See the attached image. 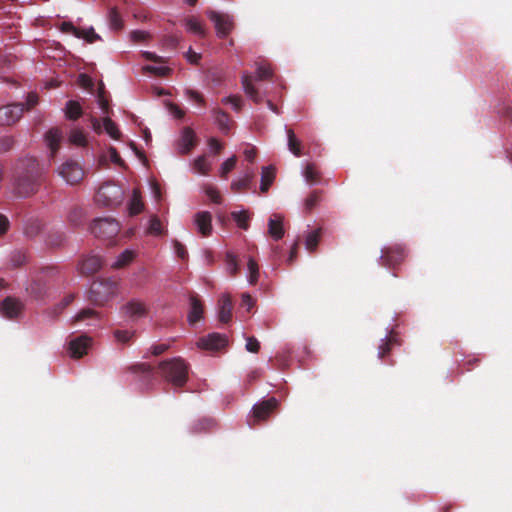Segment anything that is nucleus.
<instances>
[{
	"label": "nucleus",
	"instance_id": "obj_1",
	"mask_svg": "<svg viewBox=\"0 0 512 512\" xmlns=\"http://www.w3.org/2000/svg\"><path fill=\"white\" fill-rule=\"evenodd\" d=\"M45 168L34 157H24L15 163V191L20 197H30L36 194L45 182Z\"/></svg>",
	"mask_w": 512,
	"mask_h": 512
},
{
	"label": "nucleus",
	"instance_id": "obj_2",
	"mask_svg": "<svg viewBox=\"0 0 512 512\" xmlns=\"http://www.w3.org/2000/svg\"><path fill=\"white\" fill-rule=\"evenodd\" d=\"M188 364L180 357L161 361L158 365L160 375L175 387H182L188 380Z\"/></svg>",
	"mask_w": 512,
	"mask_h": 512
},
{
	"label": "nucleus",
	"instance_id": "obj_3",
	"mask_svg": "<svg viewBox=\"0 0 512 512\" xmlns=\"http://www.w3.org/2000/svg\"><path fill=\"white\" fill-rule=\"evenodd\" d=\"M118 290V284L112 279L94 281L89 290L88 298L95 305H104Z\"/></svg>",
	"mask_w": 512,
	"mask_h": 512
},
{
	"label": "nucleus",
	"instance_id": "obj_4",
	"mask_svg": "<svg viewBox=\"0 0 512 512\" xmlns=\"http://www.w3.org/2000/svg\"><path fill=\"white\" fill-rule=\"evenodd\" d=\"M123 197V189L112 182L103 183L95 195L96 201L107 207H116L120 205L123 201Z\"/></svg>",
	"mask_w": 512,
	"mask_h": 512
},
{
	"label": "nucleus",
	"instance_id": "obj_5",
	"mask_svg": "<svg viewBox=\"0 0 512 512\" xmlns=\"http://www.w3.org/2000/svg\"><path fill=\"white\" fill-rule=\"evenodd\" d=\"M90 229L97 238L112 239L119 233L120 225L113 218H98L92 222Z\"/></svg>",
	"mask_w": 512,
	"mask_h": 512
},
{
	"label": "nucleus",
	"instance_id": "obj_6",
	"mask_svg": "<svg viewBox=\"0 0 512 512\" xmlns=\"http://www.w3.org/2000/svg\"><path fill=\"white\" fill-rule=\"evenodd\" d=\"M278 405L279 402L275 397H270L269 399L255 404L251 411L252 414L249 420V425L255 426L260 422L266 421L277 409Z\"/></svg>",
	"mask_w": 512,
	"mask_h": 512
},
{
	"label": "nucleus",
	"instance_id": "obj_7",
	"mask_svg": "<svg viewBox=\"0 0 512 512\" xmlns=\"http://www.w3.org/2000/svg\"><path fill=\"white\" fill-rule=\"evenodd\" d=\"M58 175L69 185H76L82 181L85 172L80 164L74 160H67L57 169Z\"/></svg>",
	"mask_w": 512,
	"mask_h": 512
},
{
	"label": "nucleus",
	"instance_id": "obj_8",
	"mask_svg": "<svg viewBox=\"0 0 512 512\" xmlns=\"http://www.w3.org/2000/svg\"><path fill=\"white\" fill-rule=\"evenodd\" d=\"M406 257L405 248L402 245L395 244L384 247L381 250L380 264L387 268H394L401 264Z\"/></svg>",
	"mask_w": 512,
	"mask_h": 512
},
{
	"label": "nucleus",
	"instance_id": "obj_9",
	"mask_svg": "<svg viewBox=\"0 0 512 512\" xmlns=\"http://www.w3.org/2000/svg\"><path fill=\"white\" fill-rule=\"evenodd\" d=\"M207 16L214 23L217 36L221 39L226 38L234 28L233 18L228 14L208 11Z\"/></svg>",
	"mask_w": 512,
	"mask_h": 512
},
{
	"label": "nucleus",
	"instance_id": "obj_10",
	"mask_svg": "<svg viewBox=\"0 0 512 512\" xmlns=\"http://www.w3.org/2000/svg\"><path fill=\"white\" fill-rule=\"evenodd\" d=\"M24 104L14 103L0 107V126L14 125L22 117Z\"/></svg>",
	"mask_w": 512,
	"mask_h": 512
},
{
	"label": "nucleus",
	"instance_id": "obj_11",
	"mask_svg": "<svg viewBox=\"0 0 512 512\" xmlns=\"http://www.w3.org/2000/svg\"><path fill=\"white\" fill-rule=\"evenodd\" d=\"M197 344L202 349L217 351L228 345V338L224 334L214 332L201 337Z\"/></svg>",
	"mask_w": 512,
	"mask_h": 512
},
{
	"label": "nucleus",
	"instance_id": "obj_12",
	"mask_svg": "<svg viewBox=\"0 0 512 512\" xmlns=\"http://www.w3.org/2000/svg\"><path fill=\"white\" fill-rule=\"evenodd\" d=\"M92 339L87 335H81L71 339L69 342L70 356L75 359H79L87 354V351L91 345Z\"/></svg>",
	"mask_w": 512,
	"mask_h": 512
},
{
	"label": "nucleus",
	"instance_id": "obj_13",
	"mask_svg": "<svg viewBox=\"0 0 512 512\" xmlns=\"http://www.w3.org/2000/svg\"><path fill=\"white\" fill-rule=\"evenodd\" d=\"M91 124L93 130L100 134L102 132V128H104L105 132L113 139H119L121 136V132L114 121H112L109 117H105L103 119V125L100 120L97 118L91 117Z\"/></svg>",
	"mask_w": 512,
	"mask_h": 512
},
{
	"label": "nucleus",
	"instance_id": "obj_14",
	"mask_svg": "<svg viewBox=\"0 0 512 512\" xmlns=\"http://www.w3.org/2000/svg\"><path fill=\"white\" fill-rule=\"evenodd\" d=\"M196 143L195 132L190 127H185L178 142L179 153L188 154L195 147Z\"/></svg>",
	"mask_w": 512,
	"mask_h": 512
},
{
	"label": "nucleus",
	"instance_id": "obj_15",
	"mask_svg": "<svg viewBox=\"0 0 512 512\" xmlns=\"http://www.w3.org/2000/svg\"><path fill=\"white\" fill-rule=\"evenodd\" d=\"M102 259L97 255L86 256L79 264V271L84 275H92L100 270Z\"/></svg>",
	"mask_w": 512,
	"mask_h": 512
},
{
	"label": "nucleus",
	"instance_id": "obj_16",
	"mask_svg": "<svg viewBox=\"0 0 512 512\" xmlns=\"http://www.w3.org/2000/svg\"><path fill=\"white\" fill-rule=\"evenodd\" d=\"M122 310L128 316L132 318H140L146 316L148 312V308L146 304L138 299H132L128 301L123 307Z\"/></svg>",
	"mask_w": 512,
	"mask_h": 512
},
{
	"label": "nucleus",
	"instance_id": "obj_17",
	"mask_svg": "<svg viewBox=\"0 0 512 512\" xmlns=\"http://www.w3.org/2000/svg\"><path fill=\"white\" fill-rule=\"evenodd\" d=\"M203 312H204V309H203V305H202L200 298L196 294H191L190 295V310L188 313L189 323L193 325V324L197 323L198 321H200L203 316Z\"/></svg>",
	"mask_w": 512,
	"mask_h": 512
},
{
	"label": "nucleus",
	"instance_id": "obj_18",
	"mask_svg": "<svg viewBox=\"0 0 512 512\" xmlns=\"http://www.w3.org/2000/svg\"><path fill=\"white\" fill-rule=\"evenodd\" d=\"M212 215L208 211H201L195 215V224L203 236H209L212 232Z\"/></svg>",
	"mask_w": 512,
	"mask_h": 512
},
{
	"label": "nucleus",
	"instance_id": "obj_19",
	"mask_svg": "<svg viewBox=\"0 0 512 512\" xmlns=\"http://www.w3.org/2000/svg\"><path fill=\"white\" fill-rule=\"evenodd\" d=\"M21 308V302L11 297L5 298L0 306L2 314L10 319L17 317L21 311Z\"/></svg>",
	"mask_w": 512,
	"mask_h": 512
},
{
	"label": "nucleus",
	"instance_id": "obj_20",
	"mask_svg": "<svg viewBox=\"0 0 512 512\" xmlns=\"http://www.w3.org/2000/svg\"><path fill=\"white\" fill-rule=\"evenodd\" d=\"M233 303L230 295L225 294L219 299V321L222 323L230 322L232 318Z\"/></svg>",
	"mask_w": 512,
	"mask_h": 512
},
{
	"label": "nucleus",
	"instance_id": "obj_21",
	"mask_svg": "<svg viewBox=\"0 0 512 512\" xmlns=\"http://www.w3.org/2000/svg\"><path fill=\"white\" fill-rule=\"evenodd\" d=\"M268 233L276 241L284 236L283 218L280 215H273L269 219Z\"/></svg>",
	"mask_w": 512,
	"mask_h": 512
},
{
	"label": "nucleus",
	"instance_id": "obj_22",
	"mask_svg": "<svg viewBox=\"0 0 512 512\" xmlns=\"http://www.w3.org/2000/svg\"><path fill=\"white\" fill-rule=\"evenodd\" d=\"M62 132L58 128H51L45 136L47 146L50 149L51 157L57 153L62 140Z\"/></svg>",
	"mask_w": 512,
	"mask_h": 512
},
{
	"label": "nucleus",
	"instance_id": "obj_23",
	"mask_svg": "<svg viewBox=\"0 0 512 512\" xmlns=\"http://www.w3.org/2000/svg\"><path fill=\"white\" fill-rule=\"evenodd\" d=\"M242 86L246 95L250 97L253 100V102H255L256 104L262 102V96L260 95L259 91L255 88V86L252 84V78L247 73L242 75Z\"/></svg>",
	"mask_w": 512,
	"mask_h": 512
},
{
	"label": "nucleus",
	"instance_id": "obj_24",
	"mask_svg": "<svg viewBox=\"0 0 512 512\" xmlns=\"http://www.w3.org/2000/svg\"><path fill=\"white\" fill-rule=\"evenodd\" d=\"M253 178L254 171L251 168H247L242 178L231 183V190L236 193L247 190Z\"/></svg>",
	"mask_w": 512,
	"mask_h": 512
},
{
	"label": "nucleus",
	"instance_id": "obj_25",
	"mask_svg": "<svg viewBox=\"0 0 512 512\" xmlns=\"http://www.w3.org/2000/svg\"><path fill=\"white\" fill-rule=\"evenodd\" d=\"M214 115L219 130L225 134L229 133L233 125V121L231 120L230 116L221 109H215Z\"/></svg>",
	"mask_w": 512,
	"mask_h": 512
},
{
	"label": "nucleus",
	"instance_id": "obj_26",
	"mask_svg": "<svg viewBox=\"0 0 512 512\" xmlns=\"http://www.w3.org/2000/svg\"><path fill=\"white\" fill-rule=\"evenodd\" d=\"M144 204L141 198V193L138 189H134L132 197L128 203V210L131 216L138 215L142 212Z\"/></svg>",
	"mask_w": 512,
	"mask_h": 512
},
{
	"label": "nucleus",
	"instance_id": "obj_27",
	"mask_svg": "<svg viewBox=\"0 0 512 512\" xmlns=\"http://www.w3.org/2000/svg\"><path fill=\"white\" fill-rule=\"evenodd\" d=\"M321 228L309 232L305 239V247L309 252H314L319 244L321 238Z\"/></svg>",
	"mask_w": 512,
	"mask_h": 512
},
{
	"label": "nucleus",
	"instance_id": "obj_28",
	"mask_svg": "<svg viewBox=\"0 0 512 512\" xmlns=\"http://www.w3.org/2000/svg\"><path fill=\"white\" fill-rule=\"evenodd\" d=\"M226 271L231 277H235L239 273V263L237 256L232 252H227L225 256Z\"/></svg>",
	"mask_w": 512,
	"mask_h": 512
},
{
	"label": "nucleus",
	"instance_id": "obj_29",
	"mask_svg": "<svg viewBox=\"0 0 512 512\" xmlns=\"http://www.w3.org/2000/svg\"><path fill=\"white\" fill-rule=\"evenodd\" d=\"M275 178L274 168L272 167H263L261 173V186L260 190L262 192L268 191L269 187L273 183Z\"/></svg>",
	"mask_w": 512,
	"mask_h": 512
},
{
	"label": "nucleus",
	"instance_id": "obj_30",
	"mask_svg": "<svg viewBox=\"0 0 512 512\" xmlns=\"http://www.w3.org/2000/svg\"><path fill=\"white\" fill-rule=\"evenodd\" d=\"M66 117L70 120H77L82 115V107L79 102L70 100L66 104Z\"/></svg>",
	"mask_w": 512,
	"mask_h": 512
},
{
	"label": "nucleus",
	"instance_id": "obj_31",
	"mask_svg": "<svg viewBox=\"0 0 512 512\" xmlns=\"http://www.w3.org/2000/svg\"><path fill=\"white\" fill-rule=\"evenodd\" d=\"M323 192L321 190L312 191L305 199L304 207L305 210L312 211L322 200Z\"/></svg>",
	"mask_w": 512,
	"mask_h": 512
},
{
	"label": "nucleus",
	"instance_id": "obj_32",
	"mask_svg": "<svg viewBox=\"0 0 512 512\" xmlns=\"http://www.w3.org/2000/svg\"><path fill=\"white\" fill-rule=\"evenodd\" d=\"M135 257V253L131 250L123 251L117 258V260L111 265L114 269H120L130 264Z\"/></svg>",
	"mask_w": 512,
	"mask_h": 512
},
{
	"label": "nucleus",
	"instance_id": "obj_33",
	"mask_svg": "<svg viewBox=\"0 0 512 512\" xmlns=\"http://www.w3.org/2000/svg\"><path fill=\"white\" fill-rule=\"evenodd\" d=\"M27 292L35 299H40L46 294V286L40 280H35L27 287Z\"/></svg>",
	"mask_w": 512,
	"mask_h": 512
},
{
	"label": "nucleus",
	"instance_id": "obj_34",
	"mask_svg": "<svg viewBox=\"0 0 512 512\" xmlns=\"http://www.w3.org/2000/svg\"><path fill=\"white\" fill-rule=\"evenodd\" d=\"M185 25L189 32L194 33L201 37L205 36V29H204L202 23L198 19H196L194 17L187 18L185 21Z\"/></svg>",
	"mask_w": 512,
	"mask_h": 512
},
{
	"label": "nucleus",
	"instance_id": "obj_35",
	"mask_svg": "<svg viewBox=\"0 0 512 512\" xmlns=\"http://www.w3.org/2000/svg\"><path fill=\"white\" fill-rule=\"evenodd\" d=\"M289 150L296 156H301V142L296 138L292 129L287 130Z\"/></svg>",
	"mask_w": 512,
	"mask_h": 512
},
{
	"label": "nucleus",
	"instance_id": "obj_36",
	"mask_svg": "<svg viewBox=\"0 0 512 512\" xmlns=\"http://www.w3.org/2000/svg\"><path fill=\"white\" fill-rule=\"evenodd\" d=\"M304 178L310 185L316 184L320 181V173L316 170L314 164L309 163L304 170Z\"/></svg>",
	"mask_w": 512,
	"mask_h": 512
},
{
	"label": "nucleus",
	"instance_id": "obj_37",
	"mask_svg": "<svg viewBox=\"0 0 512 512\" xmlns=\"http://www.w3.org/2000/svg\"><path fill=\"white\" fill-rule=\"evenodd\" d=\"M247 268L249 272L248 281L251 285H255L259 279V266L252 257L248 258Z\"/></svg>",
	"mask_w": 512,
	"mask_h": 512
},
{
	"label": "nucleus",
	"instance_id": "obj_38",
	"mask_svg": "<svg viewBox=\"0 0 512 512\" xmlns=\"http://www.w3.org/2000/svg\"><path fill=\"white\" fill-rule=\"evenodd\" d=\"M231 216L239 228L243 230H247L249 228L250 216L247 211H233Z\"/></svg>",
	"mask_w": 512,
	"mask_h": 512
},
{
	"label": "nucleus",
	"instance_id": "obj_39",
	"mask_svg": "<svg viewBox=\"0 0 512 512\" xmlns=\"http://www.w3.org/2000/svg\"><path fill=\"white\" fill-rule=\"evenodd\" d=\"M108 19L111 29L118 31L123 28L122 18L116 8L110 9Z\"/></svg>",
	"mask_w": 512,
	"mask_h": 512
},
{
	"label": "nucleus",
	"instance_id": "obj_40",
	"mask_svg": "<svg viewBox=\"0 0 512 512\" xmlns=\"http://www.w3.org/2000/svg\"><path fill=\"white\" fill-rule=\"evenodd\" d=\"M127 371L131 373H142L146 375H152L154 368L147 363H136L127 367Z\"/></svg>",
	"mask_w": 512,
	"mask_h": 512
},
{
	"label": "nucleus",
	"instance_id": "obj_41",
	"mask_svg": "<svg viewBox=\"0 0 512 512\" xmlns=\"http://www.w3.org/2000/svg\"><path fill=\"white\" fill-rule=\"evenodd\" d=\"M83 218L84 211L80 207H73L68 214V220L74 226L80 225L82 223Z\"/></svg>",
	"mask_w": 512,
	"mask_h": 512
},
{
	"label": "nucleus",
	"instance_id": "obj_42",
	"mask_svg": "<svg viewBox=\"0 0 512 512\" xmlns=\"http://www.w3.org/2000/svg\"><path fill=\"white\" fill-rule=\"evenodd\" d=\"M394 339L385 337L384 339H381V343L378 346V358L382 359L386 355H388L391 351L392 345H393Z\"/></svg>",
	"mask_w": 512,
	"mask_h": 512
},
{
	"label": "nucleus",
	"instance_id": "obj_43",
	"mask_svg": "<svg viewBox=\"0 0 512 512\" xmlns=\"http://www.w3.org/2000/svg\"><path fill=\"white\" fill-rule=\"evenodd\" d=\"M77 38L84 39L88 43H94L98 40H101V37L94 31L92 27L89 29H81Z\"/></svg>",
	"mask_w": 512,
	"mask_h": 512
},
{
	"label": "nucleus",
	"instance_id": "obj_44",
	"mask_svg": "<svg viewBox=\"0 0 512 512\" xmlns=\"http://www.w3.org/2000/svg\"><path fill=\"white\" fill-rule=\"evenodd\" d=\"M236 163H237V157L235 155L228 158L221 166L220 176L224 179H227L228 173L231 172L235 168Z\"/></svg>",
	"mask_w": 512,
	"mask_h": 512
},
{
	"label": "nucleus",
	"instance_id": "obj_45",
	"mask_svg": "<svg viewBox=\"0 0 512 512\" xmlns=\"http://www.w3.org/2000/svg\"><path fill=\"white\" fill-rule=\"evenodd\" d=\"M194 168L201 174H207L210 170V163L206 160L205 156H199L194 161Z\"/></svg>",
	"mask_w": 512,
	"mask_h": 512
},
{
	"label": "nucleus",
	"instance_id": "obj_46",
	"mask_svg": "<svg viewBox=\"0 0 512 512\" xmlns=\"http://www.w3.org/2000/svg\"><path fill=\"white\" fill-rule=\"evenodd\" d=\"M148 232L153 235H162L163 234V228L161 225V221L157 216H153L150 219Z\"/></svg>",
	"mask_w": 512,
	"mask_h": 512
},
{
	"label": "nucleus",
	"instance_id": "obj_47",
	"mask_svg": "<svg viewBox=\"0 0 512 512\" xmlns=\"http://www.w3.org/2000/svg\"><path fill=\"white\" fill-rule=\"evenodd\" d=\"M204 191H205L206 195L211 199L212 202H214L216 204H221L222 197L216 187H214L212 185H207L204 188Z\"/></svg>",
	"mask_w": 512,
	"mask_h": 512
},
{
	"label": "nucleus",
	"instance_id": "obj_48",
	"mask_svg": "<svg viewBox=\"0 0 512 512\" xmlns=\"http://www.w3.org/2000/svg\"><path fill=\"white\" fill-rule=\"evenodd\" d=\"M98 104L104 114H108L110 112L109 102L105 97L103 85H101L98 90Z\"/></svg>",
	"mask_w": 512,
	"mask_h": 512
},
{
	"label": "nucleus",
	"instance_id": "obj_49",
	"mask_svg": "<svg viewBox=\"0 0 512 512\" xmlns=\"http://www.w3.org/2000/svg\"><path fill=\"white\" fill-rule=\"evenodd\" d=\"M70 141L73 144L80 145V146H84L87 142L83 131H81L79 129H74L71 131Z\"/></svg>",
	"mask_w": 512,
	"mask_h": 512
},
{
	"label": "nucleus",
	"instance_id": "obj_50",
	"mask_svg": "<svg viewBox=\"0 0 512 512\" xmlns=\"http://www.w3.org/2000/svg\"><path fill=\"white\" fill-rule=\"evenodd\" d=\"M135 332L127 330H116L114 332L115 339L123 344L128 343L134 336Z\"/></svg>",
	"mask_w": 512,
	"mask_h": 512
},
{
	"label": "nucleus",
	"instance_id": "obj_51",
	"mask_svg": "<svg viewBox=\"0 0 512 512\" xmlns=\"http://www.w3.org/2000/svg\"><path fill=\"white\" fill-rule=\"evenodd\" d=\"M256 74L258 80H267L272 77V69L270 65L260 64L257 67Z\"/></svg>",
	"mask_w": 512,
	"mask_h": 512
},
{
	"label": "nucleus",
	"instance_id": "obj_52",
	"mask_svg": "<svg viewBox=\"0 0 512 512\" xmlns=\"http://www.w3.org/2000/svg\"><path fill=\"white\" fill-rule=\"evenodd\" d=\"M26 262H27V256L22 251H15L11 255V264L13 265V267H20V266L24 265Z\"/></svg>",
	"mask_w": 512,
	"mask_h": 512
},
{
	"label": "nucleus",
	"instance_id": "obj_53",
	"mask_svg": "<svg viewBox=\"0 0 512 512\" xmlns=\"http://www.w3.org/2000/svg\"><path fill=\"white\" fill-rule=\"evenodd\" d=\"M15 144V139L12 136H2L0 138V153L10 151Z\"/></svg>",
	"mask_w": 512,
	"mask_h": 512
},
{
	"label": "nucleus",
	"instance_id": "obj_54",
	"mask_svg": "<svg viewBox=\"0 0 512 512\" xmlns=\"http://www.w3.org/2000/svg\"><path fill=\"white\" fill-rule=\"evenodd\" d=\"M144 70L146 72H150L154 75L161 76V77L167 76L171 71V69L168 67H164V66L157 67V66H150V65L145 66Z\"/></svg>",
	"mask_w": 512,
	"mask_h": 512
},
{
	"label": "nucleus",
	"instance_id": "obj_55",
	"mask_svg": "<svg viewBox=\"0 0 512 512\" xmlns=\"http://www.w3.org/2000/svg\"><path fill=\"white\" fill-rule=\"evenodd\" d=\"M224 104H231L235 111H240L242 107V101L240 96L232 95L222 100Z\"/></svg>",
	"mask_w": 512,
	"mask_h": 512
},
{
	"label": "nucleus",
	"instance_id": "obj_56",
	"mask_svg": "<svg viewBox=\"0 0 512 512\" xmlns=\"http://www.w3.org/2000/svg\"><path fill=\"white\" fill-rule=\"evenodd\" d=\"M245 347L248 352L258 353L260 350V343L254 336H250L247 338Z\"/></svg>",
	"mask_w": 512,
	"mask_h": 512
},
{
	"label": "nucleus",
	"instance_id": "obj_57",
	"mask_svg": "<svg viewBox=\"0 0 512 512\" xmlns=\"http://www.w3.org/2000/svg\"><path fill=\"white\" fill-rule=\"evenodd\" d=\"M130 37L134 42H144L149 38V34L142 30H134L130 33Z\"/></svg>",
	"mask_w": 512,
	"mask_h": 512
},
{
	"label": "nucleus",
	"instance_id": "obj_58",
	"mask_svg": "<svg viewBox=\"0 0 512 512\" xmlns=\"http://www.w3.org/2000/svg\"><path fill=\"white\" fill-rule=\"evenodd\" d=\"M173 246H174L175 253L177 254V256L179 258L184 260V259H186L188 257V252H187L185 246L182 243H180L179 241L175 240L174 243H173Z\"/></svg>",
	"mask_w": 512,
	"mask_h": 512
},
{
	"label": "nucleus",
	"instance_id": "obj_59",
	"mask_svg": "<svg viewBox=\"0 0 512 512\" xmlns=\"http://www.w3.org/2000/svg\"><path fill=\"white\" fill-rule=\"evenodd\" d=\"M60 28L62 32L71 33L75 37L80 33V28L75 27L71 22H63Z\"/></svg>",
	"mask_w": 512,
	"mask_h": 512
},
{
	"label": "nucleus",
	"instance_id": "obj_60",
	"mask_svg": "<svg viewBox=\"0 0 512 512\" xmlns=\"http://www.w3.org/2000/svg\"><path fill=\"white\" fill-rule=\"evenodd\" d=\"M79 83L85 89L92 90L94 87L93 80L87 74L79 75Z\"/></svg>",
	"mask_w": 512,
	"mask_h": 512
},
{
	"label": "nucleus",
	"instance_id": "obj_61",
	"mask_svg": "<svg viewBox=\"0 0 512 512\" xmlns=\"http://www.w3.org/2000/svg\"><path fill=\"white\" fill-rule=\"evenodd\" d=\"M241 306L245 307L249 312L254 306V299L248 293H243L241 296Z\"/></svg>",
	"mask_w": 512,
	"mask_h": 512
},
{
	"label": "nucleus",
	"instance_id": "obj_62",
	"mask_svg": "<svg viewBox=\"0 0 512 512\" xmlns=\"http://www.w3.org/2000/svg\"><path fill=\"white\" fill-rule=\"evenodd\" d=\"M109 154H110V159L112 162H114L115 164L119 165V166H124L125 163L124 161L121 159L118 151L116 150V148L114 147H110L109 148Z\"/></svg>",
	"mask_w": 512,
	"mask_h": 512
},
{
	"label": "nucleus",
	"instance_id": "obj_63",
	"mask_svg": "<svg viewBox=\"0 0 512 512\" xmlns=\"http://www.w3.org/2000/svg\"><path fill=\"white\" fill-rule=\"evenodd\" d=\"M39 97L36 93H29L26 98V109H32L34 106L38 104Z\"/></svg>",
	"mask_w": 512,
	"mask_h": 512
},
{
	"label": "nucleus",
	"instance_id": "obj_64",
	"mask_svg": "<svg viewBox=\"0 0 512 512\" xmlns=\"http://www.w3.org/2000/svg\"><path fill=\"white\" fill-rule=\"evenodd\" d=\"M95 314L96 312L93 309H83L75 316V320L82 321L87 318L93 317Z\"/></svg>",
	"mask_w": 512,
	"mask_h": 512
}]
</instances>
